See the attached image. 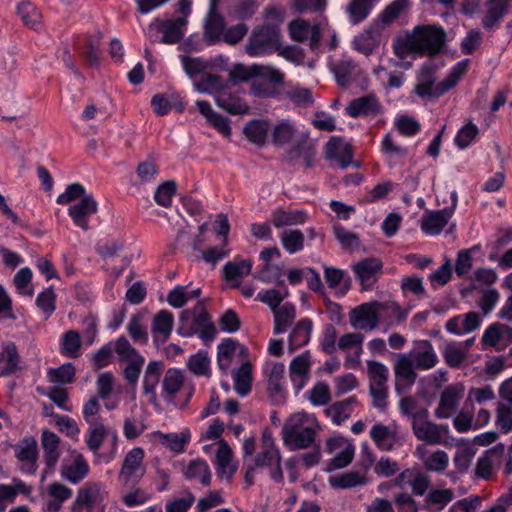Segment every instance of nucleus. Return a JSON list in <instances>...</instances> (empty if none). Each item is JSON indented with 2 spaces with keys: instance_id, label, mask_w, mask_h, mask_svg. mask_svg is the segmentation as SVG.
<instances>
[{
  "instance_id": "f257e3e1",
  "label": "nucleus",
  "mask_w": 512,
  "mask_h": 512,
  "mask_svg": "<svg viewBox=\"0 0 512 512\" xmlns=\"http://www.w3.org/2000/svg\"><path fill=\"white\" fill-rule=\"evenodd\" d=\"M445 40L446 33L443 27L429 24L417 25L395 39L393 51L401 60L409 55L433 57L442 51Z\"/></svg>"
},
{
  "instance_id": "f03ea898",
  "label": "nucleus",
  "mask_w": 512,
  "mask_h": 512,
  "mask_svg": "<svg viewBox=\"0 0 512 512\" xmlns=\"http://www.w3.org/2000/svg\"><path fill=\"white\" fill-rule=\"evenodd\" d=\"M321 425L313 414L295 412L284 422L281 436L283 444L290 451L304 450L313 447Z\"/></svg>"
},
{
  "instance_id": "7ed1b4c3",
  "label": "nucleus",
  "mask_w": 512,
  "mask_h": 512,
  "mask_svg": "<svg viewBox=\"0 0 512 512\" xmlns=\"http://www.w3.org/2000/svg\"><path fill=\"white\" fill-rule=\"evenodd\" d=\"M468 60L457 63L448 76L436 82L437 65L429 60L420 68L414 92L421 98H437L453 88L467 71Z\"/></svg>"
},
{
  "instance_id": "20e7f679",
  "label": "nucleus",
  "mask_w": 512,
  "mask_h": 512,
  "mask_svg": "<svg viewBox=\"0 0 512 512\" xmlns=\"http://www.w3.org/2000/svg\"><path fill=\"white\" fill-rule=\"evenodd\" d=\"M179 320L180 335L189 337L198 334L205 342L214 339L216 329L202 302H198L192 309L183 310Z\"/></svg>"
},
{
  "instance_id": "39448f33",
  "label": "nucleus",
  "mask_w": 512,
  "mask_h": 512,
  "mask_svg": "<svg viewBox=\"0 0 512 512\" xmlns=\"http://www.w3.org/2000/svg\"><path fill=\"white\" fill-rule=\"evenodd\" d=\"M382 310H392L398 313L400 319L403 318V314L393 304H380L379 301H372L353 308L349 312V323L354 329L373 331L379 326Z\"/></svg>"
},
{
  "instance_id": "423d86ee",
  "label": "nucleus",
  "mask_w": 512,
  "mask_h": 512,
  "mask_svg": "<svg viewBox=\"0 0 512 512\" xmlns=\"http://www.w3.org/2000/svg\"><path fill=\"white\" fill-rule=\"evenodd\" d=\"M281 454L275 444L272 433L265 429L261 437V451L255 456V467H267L270 478L276 483H283Z\"/></svg>"
},
{
  "instance_id": "0eeeda50",
  "label": "nucleus",
  "mask_w": 512,
  "mask_h": 512,
  "mask_svg": "<svg viewBox=\"0 0 512 512\" xmlns=\"http://www.w3.org/2000/svg\"><path fill=\"white\" fill-rule=\"evenodd\" d=\"M279 45V29L268 24L253 30L245 45V50L251 57H260L279 50Z\"/></svg>"
},
{
  "instance_id": "6e6552de",
  "label": "nucleus",
  "mask_w": 512,
  "mask_h": 512,
  "mask_svg": "<svg viewBox=\"0 0 512 512\" xmlns=\"http://www.w3.org/2000/svg\"><path fill=\"white\" fill-rule=\"evenodd\" d=\"M114 350L120 362L125 363L124 379L135 386L145 363V358L130 344L126 337H119L114 344Z\"/></svg>"
},
{
  "instance_id": "1a4fd4ad",
  "label": "nucleus",
  "mask_w": 512,
  "mask_h": 512,
  "mask_svg": "<svg viewBox=\"0 0 512 512\" xmlns=\"http://www.w3.org/2000/svg\"><path fill=\"white\" fill-rule=\"evenodd\" d=\"M367 374L369 378V391L373 399L372 404L379 410H385L387 407L389 370L379 361L368 360Z\"/></svg>"
},
{
  "instance_id": "9d476101",
  "label": "nucleus",
  "mask_w": 512,
  "mask_h": 512,
  "mask_svg": "<svg viewBox=\"0 0 512 512\" xmlns=\"http://www.w3.org/2000/svg\"><path fill=\"white\" fill-rule=\"evenodd\" d=\"M144 456V450L140 447H135L125 454L118 474V480L124 487L133 488L145 475Z\"/></svg>"
},
{
  "instance_id": "9b49d317",
  "label": "nucleus",
  "mask_w": 512,
  "mask_h": 512,
  "mask_svg": "<svg viewBox=\"0 0 512 512\" xmlns=\"http://www.w3.org/2000/svg\"><path fill=\"white\" fill-rule=\"evenodd\" d=\"M411 428L418 440L432 445L443 443L444 435L448 431L447 426L430 421L429 412L416 414L415 420L411 423Z\"/></svg>"
},
{
  "instance_id": "f8f14e48",
  "label": "nucleus",
  "mask_w": 512,
  "mask_h": 512,
  "mask_svg": "<svg viewBox=\"0 0 512 512\" xmlns=\"http://www.w3.org/2000/svg\"><path fill=\"white\" fill-rule=\"evenodd\" d=\"M108 492L104 484L100 482H86L77 492L75 505L85 509L87 512L98 510L104 512V500L107 498Z\"/></svg>"
},
{
  "instance_id": "ddd939ff",
  "label": "nucleus",
  "mask_w": 512,
  "mask_h": 512,
  "mask_svg": "<svg viewBox=\"0 0 512 512\" xmlns=\"http://www.w3.org/2000/svg\"><path fill=\"white\" fill-rule=\"evenodd\" d=\"M186 25L187 19L185 17L167 20L156 18L149 24L147 35L153 38L154 34L162 33L163 36L160 42L176 44L183 38Z\"/></svg>"
},
{
  "instance_id": "4468645a",
  "label": "nucleus",
  "mask_w": 512,
  "mask_h": 512,
  "mask_svg": "<svg viewBox=\"0 0 512 512\" xmlns=\"http://www.w3.org/2000/svg\"><path fill=\"white\" fill-rule=\"evenodd\" d=\"M464 393L465 386L462 382L447 385L440 394V399L434 412L436 418H450L455 413Z\"/></svg>"
},
{
  "instance_id": "2eb2a0df",
  "label": "nucleus",
  "mask_w": 512,
  "mask_h": 512,
  "mask_svg": "<svg viewBox=\"0 0 512 512\" xmlns=\"http://www.w3.org/2000/svg\"><path fill=\"white\" fill-rule=\"evenodd\" d=\"M322 32V23L310 24L303 19H296L289 24L290 37L297 42L309 41L312 50L320 46Z\"/></svg>"
},
{
  "instance_id": "dca6fc26",
  "label": "nucleus",
  "mask_w": 512,
  "mask_h": 512,
  "mask_svg": "<svg viewBox=\"0 0 512 512\" xmlns=\"http://www.w3.org/2000/svg\"><path fill=\"white\" fill-rule=\"evenodd\" d=\"M345 112L352 118H375L382 114L383 106L378 97L370 93L350 101Z\"/></svg>"
},
{
  "instance_id": "f3484780",
  "label": "nucleus",
  "mask_w": 512,
  "mask_h": 512,
  "mask_svg": "<svg viewBox=\"0 0 512 512\" xmlns=\"http://www.w3.org/2000/svg\"><path fill=\"white\" fill-rule=\"evenodd\" d=\"M284 372L285 366L283 363L269 362L266 363L264 367V373L268 379V393L275 404H280L285 401Z\"/></svg>"
},
{
  "instance_id": "a211bd4d",
  "label": "nucleus",
  "mask_w": 512,
  "mask_h": 512,
  "mask_svg": "<svg viewBox=\"0 0 512 512\" xmlns=\"http://www.w3.org/2000/svg\"><path fill=\"white\" fill-rule=\"evenodd\" d=\"M451 197L452 205L450 207L444 208L442 210L430 211L424 214L421 228L426 234L437 235L447 225L457 205L456 192H453Z\"/></svg>"
},
{
  "instance_id": "6ab92c4d",
  "label": "nucleus",
  "mask_w": 512,
  "mask_h": 512,
  "mask_svg": "<svg viewBox=\"0 0 512 512\" xmlns=\"http://www.w3.org/2000/svg\"><path fill=\"white\" fill-rule=\"evenodd\" d=\"M409 358L419 370L427 371L437 366L438 355L429 340H416L413 349L408 353Z\"/></svg>"
},
{
  "instance_id": "aec40b11",
  "label": "nucleus",
  "mask_w": 512,
  "mask_h": 512,
  "mask_svg": "<svg viewBox=\"0 0 512 512\" xmlns=\"http://www.w3.org/2000/svg\"><path fill=\"white\" fill-rule=\"evenodd\" d=\"M415 364L408 354H399L394 365L395 390L401 394L415 383L417 378Z\"/></svg>"
},
{
  "instance_id": "412c9836",
  "label": "nucleus",
  "mask_w": 512,
  "mask_h": 512,
  "mask_svg": "<svg viewBox=\"0 0 512 512\" xmlns=\"http://www.w3.org/2000/svg\"><path fill=\"white\" fill-rule=\"evenodd\" d=\"M383 264L375 257L365 258L353 265V271L364 290L371 289L382 273Z\"/></svg>"
},
{
  "instance_id": "4be33fe9",
  "label": "nucleus",
  "mask_w": 512,
  "mask_h": 512,
  "mask_svg": "<svg viewBox=\"0 0 512 512\" xmlns=\"http://www.w3.org/2000/svg\"><path fill=\"white\" fill-rule=\"evenodd\" d=\"M415 456L429 472L442 473L449 465V456L444 450H429L425 444L417 445Z\"/></svg>"
},
{
  "instance_id": "5701e85b",
  "label": "nucleus",
  "mask_w": 512,
  "mask_h": 512,
  "mask_svg": "<svg viewBox=\"0 0 512 512\" xmlns=\"http://www.w3.org/2000/svg\"><path fill=\"white\" fill-rule=\"evenodd\" d=\"M89 473V465L85 457L73 450L70 452V459H65L61 467V475L71 483H78Z\"/></svg>"
},
{
  "instance_id": "b1692460",
  "label": "nucleus",
  "mask_w": 512,
  "mask_h": 512,
  "mask_svg": "<svg viewBox=\"0 0 512 512\" xmlns=\"http://www.w3.org/2000/svg\"><path fill=\"white\" fill-rule=\"evenodd\" d=\"M15 456L22 463L21 471L34 474L37 469L38 446L34 438L25 437L15 447Z\"/></svg>"
},
{
  "instance_id": "393cba45",
  "label": "nucleus",
  "mask_w": 512,
  "mask_h": 512,
  "mask_svg": "<svg viewBox=\"0 0 512 512\" xmlns=\"http://www.w3.org/2000/svg\"><path fill=\"white\" fill-rule=\"evenodd\" d=\"M98 210V203L92 194L84 196L80 202L72 205L68 209V214L72 218L74 224L81 229L87 231L90 229L88 225V217L95 214Z\"/></svg>"
},
{
  "instance_id": "a878e982",
  "label": "nucleus",
  "mask_w": 512,
  "mask_h": 512,
  "mask_svg": "<svg viewBox=\"0 0 512 512\" xmlns=\"http://www.w3.org/2000/svg\"><path fill=\"white\" fill-rule=\"evenodd\" d=\"M383 30L379 23L374 21L368 29L355 37V49L366 56L371 55L381 43Z\"/></svg>"
},
{
  "instance_id": "bb28decb",
  "label": "nucleus",
  "mask_w": 512,
  "mask_h": 512,
  "mask_svg": "<svg viewBox=\"0 0 512 512\" xmlns=\"http://www.w3.org/2000/svg\"><path fill=\"white\" fill-rule=\"evenodd\" d=\"M162 369L163 364L161 361H150L146 366L143 376V393L148 396L149 402L154 406L158 405L156 388L160 381Z\"/></svg>"
},
{
  "instance_id": "cd10ccee",
  "label": "nucleus",
  "mask_w": 512,
  "mask_h": 512,
  "mask_svg": "<svg viewBox=\"0 0 512 512\" xmlns=\"http://www.w3.org/2000/svg\"><path fill=\"white\" fill-rule=\"evenodd\" d=\"M185 387L184 373L177 368H169L162 379V398L168 402L173 403L175 395Z\"/></svg>"
},
{
  "instance_id": "c85d7f7f",
  "label": "nucleus",
  "mask_w": 512,
  "mask_h": 512,
  "mask_svg": "<svg viewBox=\"0 0 512 512\" xmlns=\"http://www.w3.org/2000/svg\"><path fill=\"white\" fill-rule=\"evenodd\" d=\"M481 323V318L476 312H468L464 315L452 317L446 322V330L454 335H463L475 331Z\"/></svg>"
},
{
  "instance_id": "c756f323",
  "label": "nucleus",
  "mask_w": 512,
  "mask_h": 512,
  "mask_svg": "<svg viewBox=\"0 0 512 512\" xmlns=\"http://www.w3.org/2000/svg\"><path fill=\"white\" fill-rule=\"evenodd\" d=\"M252 270V262L248 259L235 257L232 261H228L222 268L224 279L231 283L233 287L240 286V279L248 276Z\"/></svg>"
},
{
  "instance_id": "7c9ffc66",
  "label": "nucleus",
  "mask_w": 512,
  "mask_h": 512,
  "mask_svg": "<svg viewBox=\"0 0 512 512\" xmlns=\"http://www.w3.org/2000/svg\"><path fill=\"white\" fill-rule=\"evenodd\" d=\"M41 445L43 448V457L46 464V473L52 471L60 458V438L54 432L45 430L41 435Z\"/></svg>"
},
{
  "instance_id": "2f4dec72",
  "label": "nucleus",
  "mask_w": 512,
  "mask_h": 512,
  "mask_svg": "<svg viewBox=\"0 0 512 512\" xmlns=\"http://www.w3.org/2000/svg\"><path fill=\"white\" fill-rule=\"evenodd\" d=\"M370 437L375 445L383 451H390L397 442L396 425L387 426L377 423L370 430Z\"/></svg>"
},
{
  "instance_id": "473e14b6",
  "label": "nucleus",
  "mask_w": 512,
  "mask_h": 512,
  "mask_svg": "<svg viewBox=\"0 0 512 512\" xmlns=\"http://www.w3.org/2000/svg\"><path fill=\"white\" fill-rule=\"evenodd\" d=\"M482 343L491 347L512 343V327L499 322L489 325L483 333Z\"/></svg>"
},
{
  "instance_id": "72a5a7b5",
  "label": "nucleus",
  "mask_w": 512,
  "mask_h": 512,
  "mask_svg": "<svg viewBox=\"0 0 512 512\" xmlns=\"http://www.w3.org/2000/svg\"><path fill=\"white\" fill-rule=\"evenodd\" d=\"M326 159H336L342 169H346L352 163V148L340 138H331L325 146Z\"/></svg>"
},
{
  "instance_id": "f704fd0d",
  "label": "nucleus",
  "mask_w": 512,
  "mask_h": 512,
  "mask_svg": "<svg viewBox=\"0 0 512 512\" xmlns=\"http://www.w3.org/2000/svg\"><path fill=\"white\" fill-rule=\"evenodd\" d=\"M512 0H486L485 14L482 18V25L485 29L496 26L507 14Z\"/></svg>"
},
{
  "instance_id": "c9c22d12",
  "label": "nucleus",
  "mask_w": 512,
  "mask_h": 512,
  "mask_svg": "<svg viewBox=\"0 0 512 512\" xmlns=\"http://www.w3.org/2000/svg\"><path fill=\"white\" fill-rule=\"evenodd\" d=\"M218 107L233 115L246 114L249 110L247 103L236 93L223 89L215 95Z\"/></svg>"
},
{
  "instance_id": "e433bc0d",
  "label": "nucleus",
  "mask_w": 512,
  "mask_h": 512,
  "mask_svg": "<svg viewBox=\"0 0 512 512\" xmlns=\"http://www.w3.org/2000/svg\"><path fill=\"white\" fill-rule=\"evenodd\" d=\"M306 219L307 214L303 210L277 208L270 215V221L276 228L303 224Z\"/></svg>"
},
{
  "instance_id": "4c0bfd02",
  "label": "nucleus",
  "mask_w": 512,
  "mask_h": 512,
  "mask_svg": "<svg viewBox=\"0 0 512 512\" xmlns=\"http://www.w3.org/2000/svg\"><path fill=\"white\" fill-rule=\"evenodd\" d=\"M32 489L18 478L12 479V485L0 484V512H4L7 505L15 501L19 493L29 495Z\"/></svg>"
},
{
  "instance_id": "58836bf2",
  "label": "nucleus",
  "mask_w": 512,
  "mask_h": 512,
  "mask_svg": "<svg viewBox=\"0 0 512 512\" xmlns=\"http://www.w3.org/2000/svg\"><path fill=\"white\" fill-rule=\"evenodd\" d=\"M225 25L224 17L216 12L214 6H211L205 21L204 35L207 41L210 43L221 41Z\"/></svg>"
},
{
  "instance_id": "ea45409f",
  "label": "nucleus",
  "mask_w": 512,
  "mask_h": 512,
  "mask_svg": "<svg viewBox=\"0 0 512 512\" xmlns=\"http://www.w3.org/2000/svg\"><path fill=\"white\" fill-rule=\"evenodd\" d=\"M183 474L188 480L199 481L203 486L211 484V471L208 463L203 459H194L183 467Z\"/></svg>"
},
{
  "instance_id": "a19ab883",
  "label": "nucleus",
  "mask_w": 512,
  "mask_h": 512,
  "mask_svg": "<svg viewBox=\"0 0 512 512\" xmlns=\"http://www.w3.org/2000/svg\"><path fill=\"white\" fill-rule=\"evenodd\" d=\"M174 324V317L171 312L161 310L158 312L152 323V334L155 341L165 342L171 335Z\"/></svg>"
},
{
  "instance_id": "79ce46f5",
  "label": "nucleus",
  "mask_w": 512,
  "mask_h": 512,
  "mask_svg": "<svg viewBox=\"0 0 512 512\" xmlns=\"http://www.w3.org/2000/svg\"><path fill=\"white\" fill-rule=\"evenodd\" d=\"M454 499V492L450 488L430 489L424 498V506L430 511H442Z\"/></svg>"
},
{
  "instance_id": "37998d69",
  "label": "nucleus",
  "mask_w": 512,
  "mask_h": 512,
  "mask_svg": "<svg viewBox=\"0 0 512 512\" xmlns=\"http://www.w3.org/2000/svg\"><path fill=\"white\" fill-rule=\"evenodd\" d=\"M312 321L310 319L300 320L291 331L288 339V350L293 353L296 349L306 345L311 337Z\"/></svg>"
},
{
  "instance_id": "c03bdc74",
  "label": "nucleus",
  "mask_w": 512,
  "mask_h": 512,
  "mask_svg": "<svg viewBox=\"0 0 512 512\" xmlns=\"http://www.w3.org/2000/svg\"><path fill=\"white\" fill-rule=\"evenodd\" d=\"M409 0H394L380 13L378 18L374 20L379 23L383 29L394 23L398 17L409 8Z\"/></svg>"
},
{
  "instance_id": "a18cd8bd",
  "label": "nucleus",
  "mask_w": 512,
  "mask_h": 512,
  "mask_svg": "<svg viewBox=\"0 0 512 512\" xmlns=\"http://www.w3.org/2000/svg\"><path fill=\"white\" fill-rule=\"evenodd\" d=\"M269 131L270 124L265 120L249 121L243 129L246 138L251 143L259 146H263L266 143Z\"/></svg>"
},
{
  "instance_id": "49530a36",
  "label": "nucleus",
  "mask_w": 512,
  "mask_h": 512,
  "mask_svg": "<svg viewBox=\"0 0 512 512\" xmlns=\"http://www.w3.org/2000/svg\"><path fill=\"white\" fill-rule=\"evenodd\" d=\"M108 434L109 429L105 426L103 421L88 424L85 436L88 449L94 454H97Z\"/></svg>"
},
{
  "instance_id": "de8ad7c7",
  "label": "nucleus",
  "mask_w": 512,
  "mask_h": 512,
  "mask_svg": "<svg viewBox=\"0 0 512 512\" xmlns=\"http://www.w3.org/2000/svg\"><path fill=\"white\" fill-rule=\"evenodd\" d=\"M274 315V333L281 334L293 324L296 318L295 306L291 303H284L280 308L273 311Z\"/></svg>"
},
{
  "instance_id": "09e8293b",
  "label": "nucleus",
  "mask_w": 512,
  "mask_h": 512,
  "mask_svg": "<svg viewBox=\"0 0 512 512\" xmlns=\"http://www.w3.org/2000/svg\"><path fill=\"white\" fill-rule=\"evenodd\" d=\"M357 402L356 396H350L345 400L338 401L330 405L325 413L331 418L332 422L340 425L351 416V405Z\"/></svg>"
},
{
  "instance_id": "8fccbe9b",
  "label": "nucleus",
  "mask_w": 512,
  "mask_h": 512,
  "mask_svg": "<svg viewBox=\"0 0 512 512\" xmlns=\"http://www.w3.org/2000/svg\"><path fill=\"white\" fill-rule=\"evenodd\" d=\"M19 369V355L14 343H7L0 353V376L10 375Z\"/></svg>"
},
{
  "instance_id": "3c124183",
  "label": "nucleus",
  "mask_w": 512,
  "mask_h": 512,
  "mask_svg": "<svg viewBox=\"0 0 512 512\" xmlns=\"http://www.w3.org/2000/svg\"><path fill=\"white\" fill-rule=\"evenodd\" d=\"M357 70L356 63L349 57H343L333 67L335 78L341 87H347L351 83L352 77Z\"/></svg>"
},
{
  "instance_id": "603ef678",
  "label": "nucleus",
  "mask_w": 512,
  "mask_h": 512,
  "mask_svg": "<svg viewBox=\"0 0 512 512\" xmlns=\"http://www.w3.org/2000/svg\"><path fill=\"white\" fill-rule=\"evenodd\" d=\"M237 348L241 350V353L246 351L243 346H240L235 340L230 338L218 345L217 362L222 371L226 372L229 369Z\"/></svg>"
},
{
  "instance_id": "864d4df0",
  "label": "nucleus",
  "mask_w": 512,
  "mask_h": 512,
  "mask_svg": "<svg viewBox=\"0 0 512 512\" xmlns=\"http://www.w3.org/2000/svg\"><path fill=\"white\" fill-rule=\"evenodd\" d=\"M373 0H350L346 12L351 24L356 25L364 21L372 9Z\"/></svg>"
},
{
  "instance_id": "5fc2aeb1",
  "label": "nucleus",
  "mask_w": 512,
  "mask_h": 512,
  "mask_svg": "<svg viewBox=\"0 0 512 512\" xmlns=\"http://www.w3.org/2000/svg\"><path fill=\"white\" fill-rule=\"evenodd\" d=\"M194 88L199 93L213 94L215 96L225 88V83L218 75L204 73L199 80L194 82Z\"/></svg>"
},
{
  "instance_id": "6e6d98bb",
  "label": "nucleus",
  "mask_w": 512,
  "mask_h": 512,
  "mask_svg": "<svg viewBox=\"0 0 512 512\" xmlns=\"http://www.w3.org/2000/svg\"><path fill=\"white\" fill-rule=\"evenodd\" d=\"M231 457L232 451L229 445L225 442H221L216 453V464L218 467V474L221 477L230 478L234 474L236 468L231 463Z\"/></svg>"
},
{
  "instance_id": "4d7b16f0",
  "label": "nucleus",
  "mask_w": 512,
  "mask_h": 512,
  "mask_svg": "<svg viewBox=\"0 0 512 512\" xmlns=\"http://www.w3.org/2000/svg\"><path fill=\"white\" fill-rule=\"evenodd\" d=\"M443 358L445 363L450 368H460L462 367L468 355L464 352V350L457 344L456 341H451L445 344L443 351Z\"/></svg>"
},
{
  "instance_id": "13d9d810",
  "label": "nucleus",
  "mask_w": 512,
  "mask_h": 512,
  "mask_svg": "<svg viewBox=\"0 0 512 512\" xmlns=\"http://www.w3.org/2000/svg\"><path fill=\"white\" fill-rule=\"evenodd\" d=\"M283 248L289 254H295L304 249V234L297 229H286L280 234Z\"/></svg>"
},
{
  "instance_id": "bf43d9fd",
  "label": "nucleus",
  "mask_w": 512,
  "mask_h": 512,
  "mask_svg": "<svg viewBox=\"0 0 512 512\" xmlns=\"http://www.w3.org/2000/svg\"><path fill=\"white\" fill-rule=\"evenodd\" d=\"M47 378L52 384H69L74 381L75 367L71 363H65L57 368H50L47 370Z\"/></svg>"
},
{
  "instance_id": "052dcab7",
  "label": "nucleus",
  "mask_w": 512,
  "mask_h": 512,
  "mask_svg": "<svg viewBox=\"0 0 512 512\" xmlns=\"http://www.w3.org/2000/svg\"><path fill=\"white\" fill-rule=\"evenodd\" d=\"M251 364L249 362L243 363L240 368L233 374L234 388L241 396L247 395L251 390L252 376Z\"/></svg>"
},
{
  "instance_id": "680f3d73",
  "label": "nucleus",
  "mask_w": 512,
  "mask_h": 512,
  "mask_svg": "<svg viewBox=\"0 0 512 512\" xmlns=\"http://www.w3.org/2000/svg\"><path fill=\"white\" fill-rule=\"evenodd\" d=\"M295 134V126L289 120H281L272 129V142L275 145H285L294 138Z\"/></svg>"
},
{
  "instance_id": "e2e57ef3",
  "label": "nucleus",
  "mask_w": 512,
  "mask_h": 512,
  "mask_svg": "<svg viewBox=\"0 0 512 512\" xmlns=\"http://www.w3.org/2000/svg\"><path fill=\"white\" fill-rule=\"evenodd\" d=\"M189 370L197 376H210V359L207 351L199 350L187 361Z\"/></svg>"
},
{
  "instance_id": "0e129e2a",
  "label": "nucleus",
  "mask_w": 512,
  "mask_h": 512,
  "mask_svg": "<svg viewBox=\"0 0 512 512\" xmlns=\"http://www.w3.org/2000/svg\"><path fill=\"white\" fill-rule=\"evenodd\" d=\"M288 294L289 292L286 287H283L282 290L267 289L260 291L256 296V300L266 304L273 312L280 308L281 302Z\"/></svg>"
},
{
  "instance_id": "69168bd1",
  "label": "nucleus",
  "mask_w": 512,
  "mask_h": 512,
  "mask_svg": "<svg viewBox=\"0 0 512 512\" xmlns=\"http://www.w3.org/2000/svg\"><path fill=\"white\" fill-rule=\"evenodd\" d=\"M17 13L26 26L36 28L41 22V12L31 2H21L17 7Z\"/></svg>"
},
{
  "instance_id": "338daca9",
  "label": "nucleus",
  "mask_w": 512,
  "mask_h": 512,
  "mask_svg": "<svg viewBox=\"0 0 512 512\" xmlns=\"http://www.w3.org/2000/svg\"><path fill=\"white\" fill-rule=\"evenodd\" d=\"M329 482L332 487L339 489H348L366 483L365 477L359 472L355 471H350L335 477H331Z\"/></svg>"
},
{
  "instance_id": "774afa93",
  "label": "nucleus",
  "mask_w": 512,
  "mask_h": 512,
  "mask_svg": "<svg viewBox=\"0 0 512 512\" xmlns=\"http://www.w3.org/2000/svg\"><path fill=\"white\" fill-rule=\"evenodd\" d=\"M495 424L503 433L512 430V406L504 402L497 403Z\"/></svg>"
}]
</instances>
